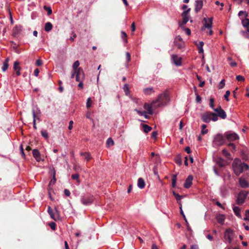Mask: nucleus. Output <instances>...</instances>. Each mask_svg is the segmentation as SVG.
<instances>
[{
	"mask_svg": "<svg viewBox=\"0 0 249 249\" xmlns=\"http://www.w3.org/2000/svg\"><path fill=\"white\" fill-rule=\"evenodd\" d=\"M234 173L236 176H239L244 171L248 170L249 168L248 164L242 162L239 159H235L232 164Z\"/></svg>",
	"mask_w": 249,
	"mask_h": 249,
	"instance_id": "f257e3e1",
	"label": "nucleus"
},
{
	"mask_svg": "<svg viewBox=\"0 0 249 249\" xmlns=\"http://www.w3.org/2000/svg\"><path fill=\"white\" fill-rule=\"evenodd\" d=\"M170 101V98L167 91L165 90L160 94L158 99L152 102L153 106L157 105V107H164L167 105Z\"/></svg>",
	"mask_w": 249,
	"mask_h": 249,
	"instance_id": "f03ea898",
	"label": "nucleus"
},
{
	"mask_svg": "<svg viewBox=\"0 0 249 249\" xmlns=\"http://www.w3.org/2000/svg\"><path fill=\"white\" fill-rule=\"evenodd\" d=\"M201 120L203 122L208 123L211 121L213 122L217 121L218 117L215 113L207 112L201 115Z\"/></svg>",
	"mask_w": 249,
	"mask_h": 249,
	"instance_id": "7ed1b4c3",
	"label": "nucleus"
},
{
	"mask_svg": "<svg viewBox=\"0 0 249 249\" xmlns=\"http://www.w3.org/2000/svg\"><path fill=\"white\" fill-rule=\"evenodd\" d=\"M235 236V233L233 230L228 229H227L224 234V237L226 244H231L233 241Z\"/></svg>",
	"mask_w": 249,
	"mask_h": 249,
	"instance_id": "20e7f679",
	"label": "nucleus"
},
{
	"mask_svg": "<svg viewBox=\"0 0 249 249\" xmlns=\"http://www.w3.org/2000/svg\"><path fill=\"white\" fill-rule=\"evenodd\" d=\"M249 192L245 190H241L238 194L236 200L238 205H241L245 202V200L248 195Z\"/></svg>",
	"mask_w": 249,
	"mask_h": 249,
	"instance_id": "39448f33",
	"label": "nucleus"
},
{
	"mask_svg": "<svg viewBox=\"0 0 249 249\" xmlns=\"http://www.w3.org/2000/svg\"><path fill=\"white\" fill-rule=\"evenodd\" d=\"M213 18H209L207 19L206 18H204L203 20L204 21V26L202 27V30H204L205 28H208L209 29L208 32H207V33L209 35H212L213 34V31L212 30V27L213 24Z\"/></svg>",
	"mask_w": 249,
	"mask_h": 249,
	"instance_id": "423d86ee",
	"label": "nucleus"
},
{
	"mask_svg": "<svg viewBox=\"0 0 249 249\" xmlns=\"http://www.w3.org/2000/svg\"><path fill=\"white\" fill-rule=\"evenodd\" d=\"M224 142V137L222 134H217L214 136L213 140V144L215 146H221Z\"/></svg>",
	"mask_w": 249,
	"mask_h": 249,
	"instance_id": "0eeeda50",
	"label": "nucleus"
},
{
	"mask_svg": "<svg viewBox=\"0 0 249 249\" xmlns=\"http://www.w3.org/2000/svg\"><path fill=\"white\" fill-rule=\"evenodd\" d=\"M32 114L33 117V124H36V120H39L41 115V111L38 107H34L32 108Z\"/></svg>",
	"mask_w": 249,
	"mask_h": 249,
	"instance_id": "6e6552de",
	"label": "nucleus"
},
{
	"mask_svg": "<svg viewBox=\"0 0 249 249\" xmlns=\"http://www.w3.org/2000/svg\"><path fill=\"white\" fill-rule=\"evenodd\" d=\"M93 201V197L92 196H82L81 202L84 205H89L91 204Z\"/></svg>",
	"mask_w": 249,
	"mask_h": 249,
	"instance_id": "1a4fd4ad",
	"label": "nucleus"
},
{
	"mask_svg": "<svg viewBox=\"0 0 249 249\" xmlns=\"http://www.w3.org/2000/svg\"><path fill=\"white\" fill-rule=\"evenodd\" d=\"M190 11V8H188L186 11H184L182 14L181 16L182 17V21L181 24H180V26L181 25H185L187 23V22L189 21V13Z\"/></svg>",
	"mask_w": 249,
	"mask_h": 249,
	"instance_id": "9d476101",
	"label": "nucleus"
},
{
	"mask_svg": "<svg viewBox=\"0 0 249 249\" xmlns=\"http://www.w3.org/2000/svg\"><path fill=\"white\" fill-rule=\"evenodd\" d=\"M225 135L227 139L230 141H233L239 138L238 135L235 132H227L225 134Z\"/></svg>",
	"mask_w": 249,
	"mask_h": 249,
	"instance_id": "9b49d317",
	"label": "nucleus"
},
{
	"mask_svg": "<svg viewBox=\"0 0 249 249\" xmlns=\"http://www.w3.org/2000/svg\"><path fill=\"white\" fill-rule=\"evenodd\" d=\"M157 107L156 104H155V106H153L152 103L151 104V105H149L147 103H145L143 106V108L145 110L144 111L146 112V114L147 115L148 114L149 115H152L153 114L152 107Z\"/></svg>",
	"mask_w": 249,
	"mask_h": 249,
	"instance_id": "f8f14e48",
	"label": "nucleus"
},
{
	"mask_svg": "<svg viewBox=\"0 0 249 249\" xmlns=\"http://www.w3.org/2000/svg\"><path fill=\"white\" fill-rule=\"evenodd\" d=\"M75 73L77 81H81L84 78V73L81 68H79L77 71H75Z\"/></svg>",
	"mask_w": 249,
	"mask_h": 249,
	"instance_id": "ddd939ff",
	"label": "nucleus"
},
{
	"mask_svg": "<svg viewBox=\"0 0 249 249\" xmlns=\"http://www.w3.org/2000/svg\"><path fill=\"white\" fill-rule=\"evenodd\" d=\"M214 111L217 113L216 115L217 117L219 116L223 119H225L226 118V113L225 111L221 108V107L214 109Z\"/></svg>",
	"mask_w": 249,
	"mask_h": 249,
	"instance_id": "4468645a",
	"label": "nucleus"
},
{
	"mask_svg": "<svg viewBox=\"0 0 249 249\" xmlns=\"http://www.w3.org/2000/svg\"><path fill=\"white\" fill-rule=\"evenodd\" d=\"M172 60L173 63L177 66H180L181 65V58L178 56L176 54H173L171 56Z\"/></svg>",
	"mask_w": 249,
	"mask_h": 249,
	"instance_id": "2eb2a0df",
	"label": "nucleus"
},
{
	"mask_svg": "<svg viewBox=\"0 0 249 249\" xmlns=\"http://www.w3.org/2000/svg\"><path fill=\"white\" fill-rule=\"evenodd\" d=\"M193 177L191 175H189L185 180V182L184 184V187L186 188H189L192 184V180Z\"/></svg>",
	"mask_w": 249,
	"mask_h": 249,
	"instance_id": "dca6fc26",
	"label": "nucleus"
},
{
	"mask_svg": "<svg viewBox=\"0 0 249 249\" xmlns=\"http://www.w3.org/2000/svg\"><path fill=\"white\" fill-rule=\"evenodd\" d=\"M203 1L202 0H196L195 4V10L196 13H198L203 6Z\"/></svg>",
	"mask_w": 249,
	"mask_h": 249,
	"instance_id": "f3484780",
	"label": "nucleus"
},
{
	"mask_svg": "<svg viewBox=\"0 0 249 249\" xmlns=\"http://www.w3.org/2000/svg\"><path fill=\"white\" fill-rule=\"evenodd\" d=\"M32 153L33 157L37 161L39 162L41 160L40 152L37 149H34L33 150Z\"/></svg>",
	"mask_w": 249,
	"mask_h": 249,
	"instance_id": "a211bd4d",
	"label": "nucleus"
},
{
	"mask_svg": "<svg viewBox=\"0 0 249 249\" xmlns=\"http://www.w3.org/2000/svg\"><path fill=\"white\" fill-rule=\"evenodd\" d=\"M239 184L242 188H247L249 187V183L244 178H239Z\"/></svg>",
	"mask_w": 249,
	"mask_h": 249,
	"instance_id": "6ab92c4d",
	"label": "nucleus"
},
{
	"mask_svg": "<svg viewBox=\"0 0 249 249\" xmlns=\"http://www.w3.org/2000/svg\"><path fill=\"white\" fill-rule=\"evenodd\" d=\"M216 219L219 223L223 224L225 220V216L224 214H219L216 216Z\"/></svg>",
	"mask_w": 249,
	"mask_h": 249,
	"instance_id": "aec40b11",
	"label": "nucleus"
},
{
	"mask_svg": "<svg viewBox=\"0 0 249 249\" xmlns=\"http://www.w3.org/2000/svg\"><path fill=\"white\" fill-rule=\"evenodd\" d=\"M145 186V183L144 179L142 178H140L138 180V187L142 189L144 188Z\"/></svg>",
	"mask_w": 249,
	"mask_h": 249,
	"instance_id": "412c9836",
	"label": "nucleus"
},
{
	"mask_svg": "<svg viewBox=\"0 0 249 249\" xmlns=\"http://www.w3.org/2000/svg\"><path fill=\"white\" fill-rule=\"evenodd\" d=\"M232 209L234 214L239 218H241L240 208L238 206H234L232 208Z\"/></svg>",
	"mask_w": 249,
	"mask_h": 249,
	"instance_id": "4be33fe9",
	"label": "nucleus"
},
{
	"mask_svg": "<svg viewBox=\"0 0 249 249\" xmlns=\"http://www.w3.org/2000/svg\"><path fill=\"white\" fill-rule=\"evenodd\" d=\"M80 155L83 156L87 161L91 159V156L89 152H81Z\"/></svg>",
	"mask_w": 249,
	"mask_h": 249,
	"instance_id": "5701e85b",
	"label": "nucleus"
},
{
	"mask_svg": "<svg viewBox=\"0 0 249 249\" xmlns=\"http://www.w3.org/2000/svg\"><path fill=\"white\" fill-rule=\"evenodd\" d=\"M22 30V27L20 25H17L14 29V35L15 36L18 35Z\"/></svg>",
	"mask_w": 249,
	"mask_h": 249,
	"instance_id": "b1692460",
	"label": "nucleus"
},
{
	"mask_svg": "<svg viewBox=\"0 0 249 249\" xmlns=\"http://www.w3.org/2000/svg\"><path fill=\"white\" fill-rule=\"evenodd\" d=\"M134 111H136L139 115L143 116L145 119H149V117L148 115L146 114V112L143 111H142L138 109H135Z\"/></svg>",
	"mask_w": 249,
	"mask_h": 249,
	"instance_id": "393cba45",
	"label": "nucleus"
},
{
	"mask_svg": "<svg viewBox=\"0 0 249 249\" xmlns=\"http://www.w3.org/2000/svg\"><path fill=\"white\" fill-rule=\"evenodd\" d=\"M9 58H7L4 63L3 66L2 67V70L3 71H5L8 68L9 65H8V62H9Z\"/></svg>",
	"mask_w": 249,
	"mask_h": 249,
	"instance_id": "a878e982",
	"label": "nucleus"
},
{
	"mask_svg": "<svg viewBox=\"0 0 249 249\" xmlns=\"http://www.w3.org/2000/svg\"><path fill=\"white\" fill-rule=\"evenodd\" d=\"M53 28V25L51 22H48L46 23L45 25V30L46 32H49Z\"/></svg>",
	"mask_w": 249,
	"mask_h": 249,
	"instance_id": "bb28decb",
	"label": "nucleus"
},
{
	"mask_svg": "<svg viewBox=\"0 0 249 249\" xmlns=\"http://www.w3.org/2000/svg\"><path fill=\"white\" fill-rule=\"evenodd\" d=\"M203 45H204V43L203 41H200V42H199L198 44H197V46L198 48V53H203Z\"/></svg>",
	"mask_w": 249,
	"mask_h": 249,
	"instance_id": "cd10ccee",
	"label": "nucleus"
},
{
	"mask_svg": "<svg viewBox=\"0 0 249 249\" xmlns=\"http://www.w3.org/2000/svg\"><path fill=\"white\" fill-rule=\"evenodd\" d=\"M93 101L90 97H89L86 102V107L89 108L91 107Z\"/></svg>",
	"mask_w": 249,
	"mask_h": 249,
	"instance_id": "c85d7f7f",
	"label": "nucleus"
},
{
	"mask_svg": "<svg viewBox=\"0 0 249 249\" xmlns=\"http://www.w3.org/2000/svg\"><path fill=\"white\" fill-rule=\"evenodd\" d=\"M143 131L145 132V133H148L149 132H150L151 129H152V127L149 125H148L147 124H143Z\"/></svg>",
	"mask_w": 249,
	"mask_h": 249,
	"instance_id": "c756f323",
	"label": "nucleus"
},
{
	"mask_svg": "<svg viewBox=\"0 0 249 249\" xmlns=\"http://www.w3.org/2000/svg\"><path fill=\"white\" fill-rule=\"evenodd\" d=\"M174 44L178 49H182L184 47V43L183 42H178L177 41H174Z\"/></svg>",
	"mask_w": 249,
	"mask_h": 249,
	"instance_id": "7c9ffc66",
	"label": "nucleus"
},
{
	"mask_svg": "<svg viewBox=\"0 0 249 249\" xmlns=\"http://www.w3.org/2000/svg\"><path fill=\"white\" fill-rule=\"evenodd\" d=\"M80 65L79 61L77 60L74 62L72 65V68L74 71H76L78 69Z\"/></svg>",
	"mask_w": 249,
	"mask_h": 249,
	"instance_id": "2f4dec72",
	"label": "nucleus"
},
{
	"mask_svg": "<svg viewBox=\"0 0 249 249\" xmlns=\"http://www.w3.org/2000/svg\"><path fill=\"white\" fill-rule=\"evenodd\" d=\"M48 212L49 214H50L51 217L52 219H53V220H56L55 217H54V215L53 213V210L51 209V207H50V206H49L48 208Z\"/></svg>",
	"mask_w": 249,
	"mask_h": 249,
	"instance_id": "473e14b6",
	"label": "nucleus"
},
{
	"mask_svg": "<svg viewBox=\"0 0 249 249\" xmlns=\"http://www.w3.org/2000/svg\"><path fill=\"white\" fill-rule=\"evenodd\" d=\"M154 92L153 89L151 87L146 88L144 89V92L146 94H150L152 92Z\"/></svg>",
	"mask_w": 249,
	"mask_h": 249,
	"instance_id": "72a5a7b5",
	"label": "nucleus"
},
{
	"mask_svg": "<svg viewBox=\"0 0 249 249\" xmlns=\"http://www.w3.org/2000/svg\"><path fill=\"white\" fill-rule=\"evenodd\" d=\"M19 63L18 61H15L14 63V67H13V68H14V70L16 71H18V70H21V68L19 66Z\"/></svg>",
	"mask_w": 249,
	"mask_h": 249,
	"instance_id": "f704fd0d",
	"label": "nucleus"
},
{
	"mask_svg": "<svg viewBox=\"0 0 249 249\" xmlns=\"http://www.w3.org/2000/svg\"><path fill=\"white\" fill-rule=\"evenodd\" d=\"M242 23L244 27L248 28V27L249 26V19L248 18H246L242 20Z\"/></svg>",
	"mask_w": 249,
	"mask_h": 249,
	"instance_id": "c9c22d12",
	"label": "nucleus"
},
{
	"mask_svg": "<svg viewBox=\"0 0 249 249\" xmlns=\"http://www.w3.org/2000/svg\"><path fill=\"white\" fill-rule=\"evenodd\" d=\"M176 181H177V175L174 174L172 176V185L173 187H175L176 186Z\"/></svg>",
	"mask_w": 249,
	"mask_h": 249,
	"instance_id": "e433bc0d",
	"label": "nucleus"
},
{
	"mask_svg": "<svg viewBox=\"0 0 249 249\" xmlns=\"http://www.w3.org/2000/svg\"><path fill=\"white\" fill-rule=\"evenodd\" d=\"M43 8L47 12L48 16L51 15L52 14V10L50 6H44Z\"/></svg>",
	"mask_w": 249,
	"mask_h": 249,
	"instance_id": "4c0bfd02",
	"label": "nucleus"
},
{
	"mask_svg": "<svg viewBox=\"0 0 249 249\" xmlns=\"http://www.w3.org/2000/svg\"><path fill=\"white\" fill-rule=\"evenodd\" d=\"M206 127H207V125L205 124H203L201 125L202 130H201V133L202 134H203V135L207 133V132H208V130L206 129Z\"/></svg>",
	"mask_w": 249,
	"mask_h": 249,
	"instance_id": "58836bf2",
	"label": "nucleus"
},
{
	"mask_svg": "<svg viewBox=\"0 0 249 249\" xmlns=\"http://www.w3.org/2000/svg\"><path fill=\"white\" fill-rule=\"evenodd\" d=\"M173 195L176 197V200L178 201V203L180 202L179 201L180 200V199L183 197V196H180L178 194L175 193V192H173Z\"/></svg>",
	"mask_w": 249,
	"mask_h": 249,
	"instance_id": "ea45409f",
	"label": "nucleus"
},
{
	"mask_svg": "<svg viewBox=\"0 0 249 249\" xmlns=\"http://www.w3.org/2000/svg\"><path fill=\"white\" fill-rule=\"evenodd\" d=\"M123 89L124 91L125 92V95L128 96L129 94V90L128 89V86L127 84H125L124 86Z\"/></svg>",
	"mask_w": 249,
	"mask_h": 249,
	"instance_id": "a19ab883",
	"label": "nucleus"
},
{
	"mask_svg": "<svg viewBox=\"0 0 249 249\" xmlns=\"http://www.w3.org/2000/svg\"><path fill=\"white\" fill-rule=\"evenodd\" d=\"M126 37H127L126 34L124 32L122 31L121 32V37L123 39L125 43L127 42V40L126 39Z\"/></svg>",
	"mask_w": 249,
	"mask_h": 249,
	"instance_id": "79ce46f5",
	"label": "nucleus"
},
{
	"mask_svg": "<svg viewBox=\"0 0 249 249\" xmlns=\"http://www.w3.org/2000/svg\"><path fill=\"white\" fill-rule=\"evenodd\" d=\"M222 153L223 155L227 158H228L231 156L230 153L226 149H223L222 151Z\"/></svg>",
	"mask_w": 249,
	"mask_h": 249,
	"instance_id": "37998d69",
	"label": "nucleus"
},
{
	"mask_svg": "<svg viewBox=\"0 0 249 249\" xmlns=\"http://www.w3.org/2000/svg\"><path fill=\"white\" fill-rule=\"evenodd\" d=\"M107 144L109 146L114 144V142L111 138H109L107 141Z\"/></svg>",
	"mask_w": 249,
	"mask_h": 249,
	"instance_id": "c03bdc74",
	"label": "nucleus"
},
{
	"mask_svg": "<svg viewBox=\"0 0 249 249\" xmlns=\"http://www.w3.org/2000/svg\"><path fill=\"white\" fill-rule=\"evenodd\" d=\"M179 209H180V214L181 215L183 216V219L184 220H186V216L183 213V211L182 210V204L181 203V202H179Z\"/></svg>",
	"mask_w": 249,
	"mask_h": 249,
	"instance_id": "a18cd8bd",
	"label": "nucleus"
},
{
	"mask_svg": "<svg viewBox=\"0 0 249 249\" xmlns=\"http://www.w3.org/2000/svg\"><path fill=\"white\" fill-rule=\"evenodd\" d=\"M214 99L213 98L210 99V107L214 110L216 108L214 107Z\"/></svg>",
	"mask_w": 249,
	"mask_h": 249,
	"instance_id": "49530a36",
	"label": "nucleus"
},
{
	"mask_svg": "<svg viewBox=\"0 0 249 249\" xmlns=\"http://www.w3.org/2000/svg\"><path fill=\"white\" fill-rule=\"evenodd\" d=\"M244 220H249V210H246L245 212V217L244 218Z\"/></svg>",
	"mask_w": 249,
	"mask_h": 249,
	"instance_id": "de8ad7c7",
	"label": "nucleus"
},
{
	"mask_svg": "<svg viewBox=\"0 0 249 249\" xmlns=\"http://www.w3.org/2000/svg\"><path fill=\"white\" fill-rule=\"evenodd\" d=\"M41 135L42 136V137H43L45 139H47L48 138V132H47V131H46V130L41 131Z\"/></svg>",
	"mask_w": 249,
	"mask_h": 249,
	"instance_id": "09e8293b",
	"label": "nucleus"
},
{
	"mask_svg": "<svg viewBox=\"0 0 249 249\" xmlns=\"http://www.w3.org/2000/svg\"><path fill=\"white\" fill-rule=\"evenodd\" d=\"M228 146L231 147L233 152L236 151V146L234 143L230 142L228 144Z\"/></svg>",
	"mask_w": 249,
	"mask_h": 249,
	"instance_id": "8fccbe9b",
	"label": "nucleus"
},
{
	"mask_svg": "<svg viewBox=\"0 0 249 249\" xmlns=\"http://www.w3.org/2000/svg\"><path fill=\"white\" fill-rule=\"evenodd\" d=\"M230 93H231L230 91L229 90H227L226 91V93L224 95V98L227 101H229V96Z\"/></svg>",
	"mask_w": 249,
	"mask_h": 249,
	"instance_id": "3c124183",
	"label": "nucleus"
},
{
	"mask_svg": "<svg viewBox=\"0 0 249 249\" xmlns=\"http://www.w3.org/2000/svg\"><path fill=\"white\" fill-rule=\"evenodd\" d=\"M79 175L78 174H72L71 175L72 178L73 179H76L78 182L79 181Z\"/></svg>",
	"mask_w": 249,
	"mask_h": 249,
	"instance_id": "603ef678",
	"label": "nucleus"
},
{
	"mask_svg": "<svg viewBox=\"0 0 249 249\" xmlns=\"http://www.w3.org/2000/svg\"><path fill=\"white\" fill-rule=\"evenodd\" d=\"M225 80L224 79L222 80L219 84V89H222L225 86Z\"/></svg>",
	"mask_w": 249,
	"mask_h": 249,
	"instance_id": "864d4df0",
	"label": "nucleus"
},
{
	"mask_svg": "<svg viewBox=\"0 0 249 249\" xmlns=\"http://www.w3.org/2000/svg\"><path fill=\"white\" fill-rule=\"evenodd\" d=\"M174 41H179V42H183L182 41V38H181V37L180 36H177L175 38V40H174Z\"/></svg>",
	"mask_w": 249,
	"mask_h": 249,
	"instance_id": "5fc2aeb1",
	"label": "nucleus"
},
{
	"mask_svg": "<svg viewBox=\"0 0 249 249\" xmlns=\"http://www.w3.org/2000/svg\"><path fill=\"white\" fill-rule=\"evenodd\" d=\"M20 153H21L22 157L24 158H25V154H24V150H23V146H22V145L21 144L20 145Z\"/></svg>",
	"mask_w": 249,
	"mask_h": 249,
	"instance_id": "6e6d98bb",
	"label": "nucleus"
},
{
	"mask_svg": "<svg viewBox=\"0 0 249 249\" xmlns=\"http://www.w3.org/2000/svg\"><path fill=\"white\" fill-rule=\"evenodd\" d=\"M49 226H50L51 228L53 230H55V226L56 224L54 222H52L49 224Z\"/></svg>",
	"mask_w": 249,
	"mask_h": 249,
	"instance_id": "4d7b16f0",
	"label": "nucleus"
},
{
	"mask_svg": "<svg viewBox=\"0 0 249 249\" xmlns=\"http://www.w3.org/2000/svg\"><path fill=\"white\" fill-rule=\"evenodd\" d=\"M236 79L238 81H242L244 80V77L241 75H237L236 77Z\"/></svg>",
	"mask_w": 249,
	"mask_h": 249,
	"instance_id": "13d9d810",
	"label": "nucleus"
},
{
	"mask_svg": "<svg viewBox=\"0 0 249 249\" xmlns=\"http://www.w3.org/2000/svg\"><path fill=\"white\" fill-rule=\"evenodd\" d=\"M42 64V61L41 59H37L36 61V65L37 66H40Z\"/></svg>",
	"mask_w": 249,
	"mask_h": 249,
	"instance_id": "bf43d9fd",
	"label": "nucleus"
},
{
	"mask_svg": "<svg viewBox=\"0 0 249 249\" xmlns=\"http://www.w3.org/2000/svg\"><path fill=\"white\" fill-rule=\"evenodd\" d=\"M242 158L244 160H247L249 159V155H246L243 153H242Z\"/></svg>",
	"mask_w": 249,
	"mask_h": 249,
	"instance_id": "052dcab7",
	"label": "nucleus"
},
{
	"mask_svg": "<svg viewBox=\"0 0 249 249\" xmlns=\"http://www.w3.org/2000/svg\"><path fill=\"white\" fill-rule=\"evenodd\" d=\"M126 58L127 63L130 60V54L128 52L126 53Z\"/></svg>",
	"mask_w": 249,
	"mask_h": 249,
	"instance_id": "680f3d73",
	"label": "nucleus"
},
{
	"mask_svg": "<svg viewBox=\"0 0 249 249\" xmlns=\"http://www.w3.org/2000/svg\"><path fill=\"white\" fill-rule=\"evenodd\" d=\"M245 15V16L247 17L248 16V14L246 13V12L245 11H239V12L238 13V16H241L242 15Z\"/></svg>",
	"mask_w": 249,
	"mask_h": 249,
	"instance_id": "e2e57ef3",
	"label": "nucleus"
},
{
	"mask_svg": "<svg viewBox=\"0 0 249 249\" xmlns=\"http://www.w3.org/2000/svg\"><path fill=\"white\" fill-rule=\"evenodd\" d=\"M64 194L66 196H70L71 195V193H70V191L66 189L64 190Z\"/></svg>",
	"mask_w": 249,
	"mask_h": 249,
	"instance_id": "0e129e2a",
	"label": "nucleus"
},
{
	"mask_svg": "<svg viewBox=\"0 0 249 249\" xmlns=\"http://www.w3.org/2000/svg\"><path fill=\"white\" fill-rule=\"evenodd\" d=\"M157 136V132L156 131L152 132L151 134V137L153 139H156Z\"/></svg>",
	"mask_w": 249,
	"mask_h": 249,
	"instance_id": "69168bd1",
	"label": "nucleus"
},
{
	"mask_svg": "<svg viewBox=\"0 0 249 249\" xmlns=\"http://www.w3.org/2000/svg\"><path fill=\"white\" fill-rule=\"evenodd\" d=\"M201 101V98L200 97V96L198 95V94H196V101L197 103H200Z\"/></svg>",
	"mask_w": 249,
	"mask_h": 249,
	"instance_id": "338daca9",
	"label": "nucleus"
},
{
	"mask_svg": "<svg viewBox=\"0 0 249 249\" xmlns=\"http://www.w3.org/2000/svg\"><path fill=\"white\" fill-rule=\"evenodd\" d=\"M198 248V245H196V244L193 245L191 246V249H197Z\"/></svg>",
	"mask_w": 249,
	"mask_h": 249,
	"instance_id": "774afa93",
	"label": "nucleus"
}]
</instances>
